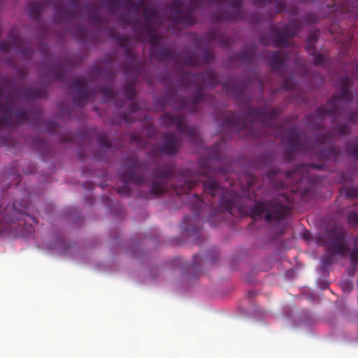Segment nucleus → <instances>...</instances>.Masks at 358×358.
<instances>
[{
	"label": "nucleus",
	"instance_id": "obj_33",
	"mask_svg": "<svg viewBox=\"0 0 358 358\" xmlns=\"http://www.w3.org/2000/svg\"><path fill=\"white\" fill-rule=\"evenodd\" d=\"M286 8V3L285 1H277L275 4V9L277 13H280L282 12Z\"/></svg>",
	"mask_w": 358,
	"mask_h": 358
},
{
	"label": "nucleus",
	"instance_id": "obj_6",
	"mask_svg": "<svg viewBox=\"0 0 358 358\" xmlns=\"http://www.w3.org/2000/svg\"><path fill=\"white\" fill-rule=\"evenodd\" d=\"M28 203L25 201H14L6 207L0 206V231L13 234L15 236H28L32 232L30 224H27L26 213Z\"/></svg>",
	"mask_w": 358,
	"mask_h": 358
},
{
	"label": "nucleus",
	"instance_id": "obj_53",
	"mask_svg": "<svg viewBox=\"0 0 358 358\" xmlns=\"http://www.w3.org/2000/svg\"><path fill=\"white\" fill-rule=\"evenodd\" d=\"M2 0H0V2Z\"/></svg>",
	"mask_w": 358,
	"mask_h": 358
},
{
	"label": "nucleus",
	"instance_id": "obj_22",
	"mask_svg": "<svg viewBox=\"0 0 358 358\" xmlns=\"http://www.w3.org/2000/svg\"><path fill=\"white\" fill-rule=\"evenodd\" d=\"M45 4L40 1H33L28 6V12L29 16L34 21H39L41 15L45 9Z\"/></svg>",
	"mask_w": 358,
	"mask_h": 358
},
{
	"label": "nucleus",
	"instance_id": "obj_42",
	"mask_svg": "<svg viewBox=\"0 0 358 358\" xmlns=\"http://www.w3.org/2000/svg\"><path fill=\"white\" fill-rule=\"evenodd\" d=\"M131 140L132 141H138V135L135 134H131Z\"/></svg>",
	"mask_w": 358,
	"mask_h": 358
},
{
	"label": "nucleus",
	"instance_id": "obj_39",
	"mask_svg": "<svg viewBox=\"0 0 358 358\" xmlns=\"http://www.w3.org/2000/svg\"><path fill=\"white\" fill-rule=\"evenodd\" d=\"M72 137L70 134H66L63 137L61 138V141L62 142H69L71 141Z\"/></svg>",
	"mask_w": 358,
	"mask_h": 358
},
{
	"label": "nucleus",
	"instance_id": "obj_18",
	"mask_svg": "<svg viewBox=\"0 0 358 358\" xmlns=\"http://www.w3.org/2000/svg\"><path fill=\"white\" fill-rule=\"evenodd\" d=\"M206 204L203 201V199L201 198V195L199 194H194V203L191 205V209L192 212V217L189 215H185L183 217V222L184 224L189 223L192 220H194V221H196L197 220L198 217L201 213V211L203 208V207Z\"/></svg>",
	"mask_w": 358,
	"mask_h": 358
},
{
	"label": "nucleus",
	"instance_id": "obj_46",
	"mask_svg": "<svg viewBox=\"0 0 358 358\" xmlns=\"http://www.w3.org/2000/svg\"><path fill=\"white\" fill-rule=\"evenodd\" d=\"M29 218H30L31 220H32V221H33L34 222H36V218H34V217H29Z\"/></svg>",
	"mask_w": 358,
	"mask_h": 358
},
{
	"label": "nucleus",
	"instance_id": "obj_29",
	"mask_svg": "<svg viewBox=\"0 0 358 358\" xmlns=\"http://www.w3.org/2000/svg\"><path fill=\"white\" fill-rule=\"evenodd\" d=\"M314 56V63L315 65L325 66L327 64V61L325 57L320 52L313 54Z\"/></svg>",
	"mask_w": 358,
	"mask_h": 358
},
{
	"label": "nucleus",
	"instance_id": "obj_2",
	"mask_svg": "<svg viewBox=\"0 0 358 358\" xmlns=\"http://www.w3.org/2000/svg\"><path fill=\"white\" fill-rule=\"evenodd\" d=\"M110 13H117L123 10L126 13L122 15L121 21L126 25L129 24L136 33L138 38L149 43L150 45V55L159 62H171L178 57L177 53L169 48L159 47L162 36L156 33L154 26L164 23V17L162 13L153 6H147L143 10V22L139 17L133 19L130 13L133 12L138 14L143 0L138 3L132 0H101Z\"/></svg>",
	"mask_w": 358,
	"mask_h": 358
},
{
	"label": "nucleus",
	"instance_id": "obj_19",
	"mask_svg": "<svg viewBox=\"0 0 358 358\" xmlns=\"http://www.w3.org/2000/svg\"><path fill=\"white\" fill-rule=\"evenodd\" d=\"M129 113H124L120 112L117 114V118L113 120V122L115 124H122L123 122L127 124H131L135 122V118L134 117V113L137 112L139 110V106L138 103L135 102H131L129 103L128 106Z\"/></svg>",
	"mask_w": 358,
	"mask_h": 358
},
{
	"label": "nucleus",
	"instance_id": "obj_35",
	"mask_svg": "<svg viewBox=\"0 0 358 358\" xmlns=\"http://www.w3.org/2000/svg\"><path fill=\"white\" fill-rule=\"evenodd\" d=\"M58 124L55 121H49L48 122V131L49 132H53L54 131L57 129Z\"/></svg>",
	"mask_w": 358,
	"mask_h": 358
},
{
	"label": "nucleus",
	"instance_id": "obj_12",
	"mask_svg": "<svg viewBox=\"0 0 358 358\" xmlns=\"http://www.w3.org/2000/svg\"><path fill=\"white\" fill-rule=\"evenodd\" d=\"M9 42L1 41L0 42V50L3 53H8L13 48L15 51L25 59H30L33 55V50L27 46L24 40L20 36L16 29H11L8 35Z\"/></svg>",
	"mask_w": 358,
	"mask_h": 358
},
{
	"label": "nucleus",
	"instance_id": "obj_8",
	"mask_svg": "<svg viewBox=\"0 0 358 358\" xmlns=\"http://www.w3.org/2000/svg\"><path fill=\"white\" fill-rule=\"evenodd\" d=\"M120 46L124 48L126 62L122 67V71L127 76L134 78L123 87V92L127 99L133 100L136 96V80L139 76L141 71L144 69V64L139 61L133 48L130 46V37L125 35H120L117 38Z\"/></svg>",
	"mask_w": 358,
	"mask_h": 358
},
{
	"label": "nucleus",
	"instance_id": "obj_9",
	"mask_svg": "<svg viewBox=\"0 0 358 358\" xmlns=\"http://www.w3.org/2000/svg\"><path fill=\"white\" fill-rule=\"evenodd\" d=\"M110 79L109 83L106 86H101L89 89L87 82L85 80L74 79L71 84V87L74 89L73 102L78 107H83L84 103L87 102L95 94L101 92L103 95V101H114L116 92L113 89V84L115 78V73L110 72L108 74Z\"/></svg>",
	"mask_w": 358,
	"mask_h": 358
},
{
	"label": "nucleus",
	"instance_id": "obj_28",
	"mask_svg": "<svg viewBox=\"0 0 358 358\" xmlns=\"http://www.w3.org/2000/svg\"><path fill=\"white\" fill-rule=\"evenodd\" d=\"M334 255L327 250V253L322 257V265L324 267L331 266L334 262Z\"/></svg>",
	"mask_w": 358,
	"mask_h": 358
},
{
	"label": "nucleus",
	"instance_id": "obj_3",
	"mask_svg": "<svg viewBox=\"0 0 358 358\" xmlns=\"http://www.w3.org/2000/svg\"><path fill=\"white\" fill-rule=\"evenodd\" d=\"M280 113V110L270 108L268 104L262 107H248L242 111L241 115L228 111L222 116V127L238 134L243 132L254 138L277 134L280 129L275 125V120Z\"/></svg>",
	"mask_w": 358,
	"mask_h": 358
},
{
	"label": "nucleus",
	"instance_id": "obj_27",
	"mask_svg": "<svg viewBox=\"0 0 358 358\" xmlns=\"http://www.w3.org/2000/svg\"><path fill=\"white\" fill-rule=\"evenodd\" d=\"M206 39L209 41H213L217 43L224 45L226 43L225 40L221 36H217L216 31L211 30L206 35Z\"/></svg>",
	"mask_w": 358,
	"mask_h": 358
},
{
	"label": "nucleus",
	"instance_id": "obj_45",
	"mask_svg": "<svg viewBox=\"0 0 358 358\" xmlns=\"http://www.w3.org/2000/svg\"><path fill=\"white\" fill-rule=\"evenodd\" d=\"M3 81H4V85H8V84H9V80H8V79H4V80H3Z\"/></svg>",
	"mask_w": 358,
	"mask_h": 358
},
{
	"label": "nucleus",
	"instance_id": "obj_43",
	"mask_svg": "<svg viewBox=\"0 0 358 358\" xmlns=\"http://www.w3.org/2000/svg\"><path fill=\"white\" fill-rule=\"evenodd\" d=\"M3 94V86L0 85V100L2 99Z\"/></svg>",
	"mask_w": 358,
	"mask_h": 358
},
{
	"label": "nucleus",
	"instance_id": "obj_50",
	"mask_svg": "<svg viewBox=\"0 0 358 358\" xmlns=\"http://www.w3.org/2000/svg\"><path fill=\"white\" fill-rule=\"evenodd\" d=\"M272 0H264L266 2H271Z\"/></svg>",
	"mask_w": 358,
	"mask_h": 358
},
{
	"label": "nucleus",
	"instance_id": "obj_47",
	"mask_svg": "<svg viewBox=\"0 0 358 358\" xmlns=\"http://www.w3.org/2000/svg\"><path fill=\"white\" fill-rule=\"evenodd\" d=\"M259 86H260L261 89L262 90L263 89V83H262V82H259Z\"/></svg>",
	"mask_w": 358,
	"mask_h": 358
},
{
	"label": "nucleus",
	"instance_id": "obj_48",
	"mask_svg": "<svg viewBox=\"0 0 358 358\" xmlns=\"http://www.w3.org/2000/svg\"><path fill=\"white\" fill-rule=\"evenodd\" d=\"M196 258H199V256L198 255H194V261L196 262Z\"/></svg>",
	"mask_w": 358,
	"mask_h": 358
},
{
	"label": "nucleus",
	"instance_id": "obj_37",
	"mask_svg": "<svg viewBox=\"0 0 358 358\" xmlns=\"http://www.w3.org/2000/svg\"><path fill=\"white\" fill-rule=\"evenodd\" d=\"M317 34L316 33H311L310 36L307 38V41H308L309 43H316L317 41Z\"/></svg>",
	"mask_w": 358,
	"mask_h": 358
},
{
	"label": "nucleus",
	"instance_id": "obj_15",
	"mask_svg": "<svg viewBox=\"0 0 358 358\" xmlns=\"http://www.w3.org/2000/svg\"><path fill=\"white\" fill-rule=\"evenodd\" d=\"M184 63L189 66H199L202 64H208L215 59L213 52L210 50H204L199 54L197 51L187 52L182 57Z\"/></svg>",
	"mask_w": 358,
	"mask_h": 358
},
{
	"label": "nucleus",
	"instance_id": "obj_21",
	"mask_svg": "<svg viewBox=\"0 0 358 358\" xmlns=\"http://www.w3.org/2000/svg\"><path fill=\"white\" fill-rule=\"evenodd\" d=\"M266 57L270 66L275 70H280L284 66V56L280 51L269 52Z\"/></svg>",
	"mask_w": 358,
	"mask_h": 358
},
{
	"label": "nucleus",
	"instance_id": "obj_38",
	"mask_svg": "<svg viewBox=\"0 0 358 358\" xmlns=\"http://www.w3.org/2000/svg\"><path fill=\"white\" fill-rule=\"evenodd\" d=\"M182 229L187 232L197 233L199 231V229L196 227H189L187 225L182 227Z\"/></svg>",
	"mask_w": 358,
	"mask_h": 358
},
{
	"label": "nucleus",
	"instance_id": "obj_52",
	"mask_svg": "<svg viewBox=\"0 0 358 358\" xmlns=\"http://www.w3.org/2000/svg\"><path fill=\"white\" fill-rule=\"evenodd\" d=\"M357 286H358V279H357Z\"/></svg>",
	"mask_w": 358,
	"mask_h": 358
},
{
	"label": "nucleus",
	"instance_id": "obj_36",
	"mask_svg": "<svg viewBox=\"0 0 358 358\" xmlns=\"http://www.w3.org/2000/svg\"><path fill=\"white\" fill-rule=\"evenodd\" d=\"M342 288L345 292H350L352 289V285L350 282H345L342 284Z\"/></svg>",
	"mask_w": 358,
	"mask_h": 358
},
{
	"label": "nucleus",
	"instance_id": "obj_16",
	"mask_svg": "<svg viewBox=\"0 0 358 358\" xmlns=\"http://www.w3.org/2000/svg\"><path fill=\"white\" fill-rule=\"evenodd\" d=\"M248 83L229 82L222 84L223 89L226 94L234 97L238 101H246V90Z\"/></svg>",
	"mask_w": 358,
	"mask_h": 358
},
{
	"label": "nucleus",
	"instance_id": "obj_34",
	"mask_svg": "<svg viewBox=\"0 0 358 358\" xmlns=\"http://www.w3.org/2000/svg\"><path fill=\"white\" fill-rule=\"evenodd\" d=\"M306 50L310 54L313 55L316 52L315 50V43H309L308 41H307V44L305 47Z\"/></svg>",
	"mask_w": 358,
	"mask_h": 358
},
{
	"label": "nucleus",
	"instance_id": "obj_13",
	"mask_svg": "<svg viewBox=\"0 0 358 358\" xmlns=\"http://www.w3.org/2000/svg\"><path fill=\"white\" fill-rule=\"evenodd\" d=\"M243 0H229L226 7L215 13L212 15V20L215 22H234L244 18L243 10Z\"/></svg>",
	"mask_w": 358,
	"mask_h": 358
},
{
	"label": "nucleus",
	"instance_id": "obj_11",
	"mask_svg": "<svg viewBox=\"0 0 358 358\" xmlns=\"http://www.w3.org/2000/svg\"><path fill=\"white\" fill-rule=\"evenodd\" d=\"M160 125L168 128L176 126L177 130L181 134H185L192 142L199 141V134L194 127L189 126L186 122L185 116L183 115H174L170 113H164L159 120Z\"/></svg>",
	"mask_w": 358,
	"mask_h": 358
},
{
	"label": "nucleus",
	"instance_id": "obj_25",
	"mask_svg": "<svg viewBox=\"0 0 358 358\" xmlns=\"http://www.w3.org/2000/svg\"><path fill=\"white\" fill-rule=\"evenodd\" d=\"M345 149L352 157L358 159V138H355L352 141L348 142Z\"/></svg>",
	"mask_w": 358,
	"mask_h": 358
},
{
	"label": "nucleus",
	"instance_id": "obj_51",
	"mask_svg": "<svg viewBox=\"0 0 358 358\" xmlns=\"http://www.w3.org/2000/svg\"><path fill=\"white\" fill-rule=\"evenodd\" d=\"M20 177V174H17V178H18Z\"/></svg>",
	"mask_w": 358,
	"mask_h": 358
},
{
	"label": "nucleus",
	"instance_id": "obj_4",
	"mask_svg": "<svg viewBox=\"0 0 358 358\" xmlns=\"http://www.w3.org/2000/svg\"><path fill=\"white\" fill-rule=\"evenodd\" d=\"M180 83L182 87H195V90L189 103L187 100L181 96L176 95L171 90L166 97H163L155 102V107L159 110H164L166 104H169L173 109H186L190 113L196 112V106L203 101L207 105H212L215 98L210 94H203V90L207 87H213L219 83L218 74L213 71L208 70L204 73L192 74L190 73H182L180 76Z\"/></svg>",
	"mask_w": 358,
	"mask_h": 358
},
{
	"label": "nucleus",
	"instance_id": "obj_26",
	"mask_svg": "<svg viewBox=\"0 0 358 358\" xmlns=\"http://www.w3.org/2000/svg\"><path fill=\"white\" fill-rule=\"evenodd\" d=\"M354 249L350 255V259L352 264L355 266L358 264V235L353 237Z\"/></svg>",
	"mask_w": 358,
	"mask_h": 358
},
{
	"label": "nucleus",
	"instance_id": "obj_31",
	"mask_svg": "<svg viewBox=\"0 0 358 358\" xmlns=\"http://www.w3.org/2000/svg\"><path fill=\"white\" fill-rule=\"evenodd\" d=\"M345 194L348 198H358V188L355 187H348Z\"/></svg>",
	"mask_w": 358,
	"mask_h": 358
},
{
	"label": "nucleus",
	"instance_id": "obj_20",
	"mask_svg": "<svg viewBox=\"0 0 358 358\" xmlns=\"http://www.w3.org/2000/svg\"><path fill=\"white\" fill-rule=\"evenodd\" d=\"M70 66L65 63L57 62L50 70V76L55 80L63 81L65 80Z\"/></svg>",
	"mask_w": 358,
	"mask_h": 358
},
{
	"label": "nucleus",
	"instance_id": "obj_54",
	"mask_svg": "<svg viewBox=\"0 0 358 358\" xmlns=\"http://www.w3.org/2000/svg\"><path fill=\"white\" fill-rule=\"evenodd\" d=\"M358 1V0H357Z\"/></svg>",
	"mask_w": 358,
	"mask_h": 358
},
{
	"label": "nucleus",
	"instance_id": "obj_49",
	"mask_svg": "<svg viewBox=\"0 0 358 358\" xmlns=\"http://www.w3.org/2000/svg\"><path fill=\"white\" fill-rule=\"evenodd\" d=\"M20 179H18V180H17V182H16V185H17L20 183Z\"/></svg>",
	"mask_w": 358,
	"mask_h": 358
},
{
	"label": "nucleus",
	"instance_id": "obj_23",
	"mask_svg": "<svg viewBox=\"0 0 358 358\" xmlns=\"http://www.w3.org/2000/svg\"><path fill=\"white\" fill-rule=\"evenodd\" d=\"M73 36L78 41L87 43L90 32L82 26H76L71 31Z\"/></svg>",
	"mask_w": 358,
	"mask_h": 358
},
{
	"label": "nucleus",
	"instance_id": "obj_5",
	"mask_svg": "<svg viewBox=\"0 0 358 358\" xmlns=\"http://www.w3.org/2000/svg\"><path fill=\"white\" fill-rule=\"evenodd\" d=\"M47 92L43 89L22 87L12 85L6 95L5 102L0 103V127L15 129L28 119L27 113L22 109L13 112L20 98L24 99H36L44 98Z\"/></svg>",
	"mask_w": 358,
	"mask_h": 358
},
{
	"label": "nucleus",
	"instance_id": "obj_44",
	"mask_svg": "<svg viewBox=\"0 0 358 358\" xmlns=\"http://www.w3.org/2000/svg\"><path fill=\"white\" fill-rule=\"evenodd\" d=\"M254 183H255V178H254V177H252V181H251V182H250L248 183V186H249V187H252V186L253 185V184H254Z\"/></svg>",
	"mask_w": 358,
	"mask_h": 358
},
{
	"label": "nucleus",
	"instance_id": "obj_7",
	"mask_svg": "<svg viewBox=\"0 0 358 358\" xmlns=\"http://www.w3.org/2000/svg\"><path fill=\"white\" fill-rule=\"evenodd\" d=\"M223 0H173L167 6L169 20L174 24L190 27L196 23L195 11L204 5L220 7Z\"/></svg>",
	"mask_w": 358,
	"mask_h": 358
},
{
	"label": "nucleus",
	"instance_id": "obj_41",
	"mask_svg": "<svg viewBox=\"0 0 358 358\" xmlns=\"http://www.w3.org/2000/svg\"><path fill=\"white\" fill-rule=\"evenodd\" d=\"M114 103H115V106L117 108H121L125 104L124 101H122L120 103L117 101H115Z\"/></svg>",
	"mask_w": 358,
	"mask_h": 358
},
{
	"label": "nucleus",
	"instance_id": "obj_24",
	"mask_svg": "<svg viewBox=\"0 0 358 358\" xmlns=\"http://www.w3.org/2000/svg\"><path fill=\"white\" fill-rule=\"evenodd\" d=\"M255 55V50L252 48L243 49L239 52V58L248 64L253 62Z\"/></svg>",
	"mask_w": 358,
	"mask_h": 358
},
{
	"label": "nucleus",
	"instance_id": "obj_30",
	"mask_svg": "<svg viewBox=\"0 0 358 358\" xmlns=\"http://www.w3.org/2000/svg\"><path fill=\"white\" fill-rule=\"evenodd\" d=\"M348 220L350 225L358 226V213L354 211L350 212L348 215Z\"/></svg>",
	"mask_w": 358,
	"mask_h": 358
},
{
	"label": "nucleus",
	"instance_id": "obj_17",
	"mask_svg": "<svg viewBox=\"0 0 358 358\" xmlns=\"http://www.w3.org/2000/svg\"><path fill=\"white\" fill-rule=\"evenodd\" d=\"M99 151L96 152L94 158L99 161H106L108 157L115 153V148L109 138L105 134H101L98 138Z\"/></svg>",
	"mask_w": 358,
	"mask_h": 358
},
{
	"label": "nucleus",
	"instance_id": "obj_10",
	"mask_svg": "<svg viewBox=\"0 0 358 358\" xmlns=\"http://www.w3.org/2000/svg\"><path fill=\"white\" fill-rule=\"evenodd\" d=\"M301 29V24L296 21H290L288 24L282 29H276L273 27H271V41L266 39V37L261 36L259 41L264 45H268L271 42L276 48L286 47L287 41L292 38L298 31Z\"/></svg>",
	"mask_w": 358,
	"mask_h": 358
},
{
	"label": "nucleus",
	"instance_id": "obj_14",
	"mask_svg": "<svg viewBox=\"0 0 358 358\" xmlns=\"http://www.w3.org/2000/svg\"><path fill=\"white\" fill-rule=\"evenodd\" d=\"M329 236L332 240L328 250L334 255H345L349 250L345 241L347 232L341 227H335L329 231Z\"/></svg>",
	"mask_w": 358,
	"mask_h": 358
},
{
	"label": "nucleus",
	"instance_id": "obj_1",
	"mask_svg": "<svg viewBox=\"0 0 358 358\" xmlns=\"http://www.w3.org/2000/svg\"><path fill=\"white\" fill-rule=\"evenodd\" d=\"M163 142L160 145H152L149 158L153 162L141 163L136 157L133 155L127 156L123 163V171L120 173V180L123 185L118 189L120 194L125 196L132 195L129 187L134 184L142 187L149 182V192L145 195L140 196L145 199H150L161 195L166 189V182L173 179L172 184L176 193L179 196L187 194L194 187L200 182V177L207 178L203 184V192L206 199L209 201L210 207L213 209V214L209 217V222L212 224V217H222V213H227L233 215L235 206L234 197L224 189L219 183L210 177L217 172H222V169H211L210 165L213 159L219 160L220 156V143H215L211 148V159L202 157L198 162L196 171L192 173L189 170H182L175 173V169L172 164H160V155H173L176 154L180 147V140L173 132H165L162 134Z\"/></svg>",
	"mask_w": 358,
	"mask_h": 358
},
{
	"label": "nucleus",
	"instance_id": "obj_32",
	"mask_svg": "<svg viewBox=\"0 0 358 358\" xmlns=\"http://www.w3.org/2000/svg\"><path fill=\"white\" fill-rule=\"evenodd\" d=\"M295 87V83L292 78L283 80V88L287 90H294Z\"/></svg>",
	"mask_w": 358,
	"mask_h": 358
},
{
	"label": "nucleus",
	"instance_id": "obj_40",
	"mask_svg": "<svg viewBox=\"0 0 358 358\" xmlns=\"http://www.w3.org/2000/svg\"><path fill=\"white\" fill-rule=\"evenodd\" d=\"M149 136L150 137H153L154 136H155L156 133H157V130L155 128H150V131H149Z\"/></svg>",
	"mask_w": 358,
	"mask_h": 358
}]
</instances>
